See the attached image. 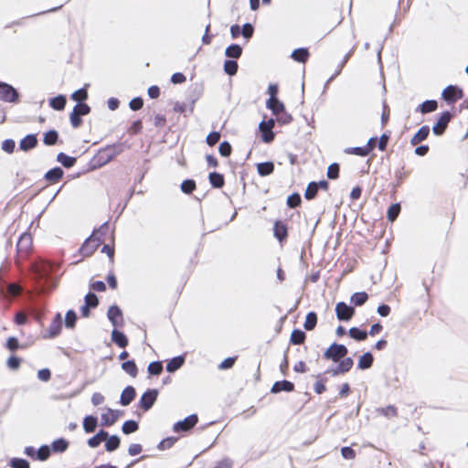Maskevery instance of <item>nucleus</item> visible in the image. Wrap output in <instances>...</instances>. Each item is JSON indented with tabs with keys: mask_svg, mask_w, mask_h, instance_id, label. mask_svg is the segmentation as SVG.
<instances>
[{
	"mask_svg": "<svg viewBox=\"0 0 468 468\" xmlns=\"http://www.w3.org/2000/svg\"><path fill=\"white\" fill-rule=\"evenodd\" d=\"M37 452L39 462H46L50 457L51 453H53L48 444H42L37 449Z\"/></svg>",
	"mask_w": 468,
	"mask_h": 468,
	"instance_id": "nucleus-59",
	"label": "nucleus"
},
{
	"mask_svg": "<svg viewBox=\"0 0 468 468\" xmlns=\"http://www.w3.org/2000/svg\"><path fill=\"white\" fill-rule=\"evenodd\" d=\"M238 59L228 58L224 61V72L229 77L235 76L239 70Z\"/></svg>",
	"mask_w": 468,
	"mask_h": 468,
	"instance_id": "nucleus-39",
	"label": "nucleus"
},
{
	"mask_svg": "<svg viewBox=\"0 0 468 468\" xmlns=\"http://www.w3.org/2000/svg\"><path fill=\"white\" fill-rule=\"evenodd\" d=\"M335 312L337 320L340 322H349L356 314L354 306L343 301L335 304Z\"/></svg>",
	"mask_w": 468,
	"mask_h": 468,
	"instance_id": "nucleus-9",
	"label": "nucleus"
},
{
	"mask_svg": "<svg viewBox=\"0 0 468 468\" xmlns=\"http://www.w3.org/2000/svg\"><path fill=\"white\" fill-rule=\"evenodd\" d=\"M273 236L281 245L287 241L289 233L288 226L285 221L277 219L273 223Z\"/></svg>",
	"mask_w": 468,
	"mask_h": 468,
	"instance_id": "nucleus-14",
	"label": "nucleus"
},
{
	"mask_svg": "<svg viewBox=\"0 0 468 468\" xmlns=\"http://www.w3.org/2000/svg\"><path fill=\"white\" fill-rule=\"evenodd\" d=\"M203 88L201 85L195 83L192 84L186 90V100L190 102L189 112H194L195 103L198 101L202 94Z\"/></svg>",
	"mask_w": 468,
	"mask_h": 468,
	"instance_id": "nucleus-15",
	"label": "nucleus"
},
{
	"mask_svg": "<svg viewBox=\"0 0 468 468\" xmlns=\"http://www.w3.org/2000/svg\"><path fill=\"white\" fill-rule=\"evenodd\" d=\"M368 300V294L367 292H356L350 296V303L352 306L357 307L364 305Z\"/></svg>",
	"mask_w": 468,
	"mask_h": 468,
	"instance_id": "nucleus-36",
	"label": "nucleus"
},
{
	"mask_svg": "<svg viewBox=\"0 0 468 468\" xmlns=\"http://www.w3.org/2000/svg\"><path fill=\"white\" fill-rule=\"evenodd\" d=\"M456 116V112H452V111H443L442 112H441L431 130H432V133L434 135L436 136H441L444 134V133L446 132V129L449 125V123L451 122V121L455 118Z\"/></svg>",
	"mask_w": 468,
	"mask_h": 468,
	"instance_id": "nucleus-2",
	"label": "nucleus"
},
{
	"mask_svg": "<svg viewBox=\"0 0 468 468\" xmlns=\"http://www.w3.org/2000/svg\"><path fill=\"white\" fill-rule=\"evenodd\" d=\"M159 396L158 388H147L141 396L137 407L144 411L150 410L156 402Z\"/></svg>",
	"mask_w": 468,
	"mask_h": 468,
	"instance_id": "nucleus-7",
	"label": "nucleus"
},
{
	"mask_svg": "<svg viewBox=\"0 0 468 468\" xmlns=\"http://www.w3.org/2000/svg\"><path fill=\"white\" fill-rule=\"evenodd\" d=\"M431 129L429 125H422L411 137L410 144L412 145H416L419 143L425 141L428 138Z\"/></svg>",
	"mask_w": 468,
	"mask_h": 468,
	"instance_id": "nucleus-27",
	"label": "nucleus"
},
{
	"mask_svg": "<svg viewBox=\"0 0 468 468\" xmlns=\"http://www.w3.org/2000/svg\"><path fill=\"white\" fill-rule=\"evenodd\" d=\"M302 204V197L298 192H293L287 197L286 205L289 208H296Z\"/></svg>",
	"mask_w": 468,
	"mask_h": 468,
	"instance_id": "nucleus-48",
	"label": "nucleus"
},
{
	"mask_svg": "<svg viewBox=\"0 0 468 468\" xmlns=\"http://www.w3.org/2000/svg\"><path fill=\"white\" fill-rule=\"evenodd\" d=\"M121 368L132 378H136L139 372L134 359H128L121 364Z\"/></svg>",
	"mask_w": 468,
	"mask_h": 468,
	"instance_id": "nucleus-32",
	"label": "nucleus"
},
{
	"mask_svg": "<svg viewBox=\"0 0 468 468\" xmlns=\"http://www.w3.org/2000/svg\"><path fill=\"white\" fill-rule=\"evenodd\" d=\"M72 111L77 112L78 114L82 117L90 114L91 108L85 101H78Z\"/></svg>",
	"mask_w": 468,
	"mask_h": 468,
	"instance_id": "nucleus-56",
	"label": "nucleus"
},
{
	"mask_svg": "<svg viewBox=\"0 0 468 468\" xmlns=\"http://www.w3.org/2000/svg\"><path fill=\"white\" fill-rule=\"evenodd\" d=\"M438 109V101L436 100H426L416 108L417 112L427 114L435 112Z\"/></svg>",
	"mask_w": 468,
	"mask_h": 468,
	"instance_id": "nucleus-25",
	"label": "nucleus"
},
{
	"mask_svg": "<svg viewBox=\"0 0 468 468\" xmlns=\"http://www.w3.org/2000/svg\"><path fill=\"white\" fill-rule=\"evenodd\" d=\"M0 100L8 103H19L20 93L13 85L0 81Z\"/></svg>",
	"mask_w": 468,
	"mask_h": 468,
	"instance_id": "nucleus-3",
	"label": "nucleus"
},
{
	"mask_svg": "<svg viewBox=\"0 0 468 468\" xmlns=\"http://www.w3.org/2000/svg\"><path fill=\"white\" fill-rule=\"evenodd\" d=\"M98 417L93 414L86 415L83 418L82 427L86 433H92L99 425Z\"/></svg>",
	"mask_w": 468,
	"mask_h": 468,
	"instance_id": "nucleus-22",
	"label": "nucleus"
},
{
	"mask_svg": "<svg viewBox=\"0 0 468 468\" xmlns=\"http://www.w3.org/2000/svg\"><path fill=\"white\" fill-rule=\"evenodd\" d=\"M218 153L222 157H229L232 153V146L229 141H223L218 145Z\"/></svg>",
	"mask_w": 468,
	"mask_h": 468,
	"instance_id": "nucleus-62",
	"label": "nucleus"
},
{
	"mask_svg": "<svg viewBox=\"0 0 468 468\" xmlns=\"http://www.w3.org/2000/svg\"><path fill=\"white\" fill-rule=\"evenodd\" d=\"M463 95L464 93L461 87L450 84L442 90L441 100H443L448 105L453 106L457 101L463 97Z\"/></svg>",
	"mask_w": 468,
	"mask_h": 468,
	"instance_id": "nucleus-6",
	"label": "nucleus"
},
{
	"mask_svg": "<svg viewBox=\"0 0 468 468\" xmlns=\"http://www.w3.org/2000/svg\"><path fill=\"white\" fill-rule=\"evenodd\" d=\"M316 378L317 380L314 385V390L316 394H323L326 390L325 383L327 382V378L324 377L323 374H318Z\"/></svg>",
	"mask_w": 468,
	"mask_h": 468,
	"instance_id": "nucleus-50",
	"label": "nucleus"
},
{
	"mask_svg": "<svg viewBox=\"0 0 468 468\" xmlns=\"http://www.w3.org/2000/svg\"><path fill=\"white\" fill-rule=\"evenodd\" d=\"M348 335L355 341L362 342V341L367 340V338L368 336V333H367V331H366L364 329H361L356 326H353L348 330Z\"/></svg>",
	"mask_w": 468,
	"mask_h": 468,
	"instance_id": "nucleus-38",
	"label": "nucleus"
},
{
	"mask_svg": "<svg viewBox=\"0 0 468 468\" xmlns=\"http://www.w3.org/2000/svg\"><path fill=\"white\" fill-rule=\"evenodd\" d=\"M49 446L53 453H63L68 450L69 442L65 438L60 437L54 440Z\"/></svg>",
	"mask_w": 468,
	"mask_h": 468,
	"instance_id": "nucleus-28",
	"label": "nucleus"
},
{
	"mask_svg": "<svg viewBox=\"0 0 468 468\" xmlns=\"http://www.w3.org/2000/svg\"><path fill=\"white\" fill-rule=\"evenodd\" d=\"M186 362V355H179L166 361L165 370L168 373H175L180 369Z\"/></svg>",
	"mask_w": 468,
	"mask_h": 468,
	"instance_id": "nucleus-19",
	"label": "nucleus"
},
{
	"mask_svg": "<svg viewBox=\"0 0 468 468\" xmlns=\"http://www.w3.org/2000/svg\"><path fill=\"white\" fill-rule=\"evenodd\" d=\"M123 151L124 143H114L100 148L97 154L89 162V167L86 170L78 172L74 177H80L87 172L94 171L102 167L112 161L117 155L121 154Z\"/></svg>",
	"mask_w": 468,
	"mask_h": 468,
	"instance_id": "nucleus-1",
	"label": "nucleus"
},
{
	"mask_svg": "<svg viewBox=\"0 0 468 468\" xmlns=\"http://www.w3.org/2000/svg\"><path fill=\"white\" fill-rule=\"evenodd\" d=\"M32 244V238L30 234L22 233L17 240L16 247L18 250H26L30 248Z\"/></svg>",
	"mask_w": 468,
	"mask_h": 468,
	"instance_id": "nucleus-45",
	"label": "nucleus"
},
{
	"mask_svg": "<svg viewBox=\"0 0 468 468\" xmlns=\"http://www.w3.org/2000/svg\"><path fill=\"white\" fill-rule=\"evenodd\" d=\"M78 158L75 156H70L64 152H59L57 154L56 161L59 163L64 168L70 169L77 163Z\"/></svg>",
	"mask_w": 468,
	"mask_h": 468,
	"instance_id": "nucleus-24",
	"label": "nucleus"
},
{
	"mask_svg": "<svg viewBox=\"0 0 468 468\" xmlns=\"http://www.w3.org/2000/svg\"><path fill=\"white\" fill-rule=\"evenodd\" d=\"M38 139L37 133H28L23 137L19 142V150L23 152H29L37 146Z\"/></svg>",
	"mask_w": 468,
	"mask_h": 468,
	"instance_id": "nucleus-16",
	"label": "nucleus"
},
{
	"mask_svg": "<svg viewBox=\"0 0 468 468\" xmlns=\"http://www.w3.org/2000/svg\"><path fill=\"white\" fill-rule=\"evenodd\" d=\"M256 167H257V172H258L259 176L264 177V176H268L273 173L275 165L272 161H266V162L258 163L256 165Z\"/></svg>",
	"mask_w": 468,
	"mask_h": 468,
	"instance_id": "nucleus-31",
	"label": "nucleus"
},
{
	"mask_svg": "<svg viewBox=\"0 0 468 468\" xmlns=\"http://www.w3.org/2000/svg\"><path fill=\"white\" fill-rule=\"evenodd\" d=\"M337 363L338 368L341 370L343 374L350 371V369L354 366V360L350 356L345 357L344 359L338 361Z\"/></svg>",
	"mask_w": 468,
	"mask_h": 468,
	"instance_id": "nucleus-60",
	"label": "nucleus"
},
{
	"mask_svg": "<svg viewBox=\"0 0 468 468\" xmlns=\"http://www.w3.org/2000/svg\"><path fill=\"white\" fill-rule=\"evenodd\" d=\"M207 178L212 188L220 189L225 186V176L221 173L210 172Z\"/></svg>",
	"mask_w": 468,
	"mask_h": 468,
	"instance_id": "nucleus-23",
	"label": "nucleus"
},
{
	"mask_svg": "<svg viewBox=\"0 0 468 468\" xmlns=\"http://www.w3.org/2000/svg\"><path fill=\"white\" fill-rule=\"evenodd\" d=\"M120 445L121 437L117 434H112L105 441L104 448L106 452H113L120 448Z\"/></svg>",
	"mask_w": 468,
	"mask_h": 468,
	"instance_id": "nucleus-35",
	"label": "nucleus"
},
{
	"mask_svg": "<svg viewBox=\"0 0 468 468\" xmlns=\"http://www.w3.org/2000/svg\"><path fill=\"white\" fill-rule=\"evenodd\" d=\"M59 140L58 132L56 129H49L43 133V144L47 146H53Z\"/></svg>",
	"mask_w": 468,
	"mask_h": 468,
	"instance_id": "nucleus-33",
	"label": "nucleus"
},
{
	"mask_svg": "<svg viewBox=\"0 0 468 468\" xmlns=\"http://www.w3.org/2000/svg\"><path fill=\"white\" fill-rule=\"evenodd\" d=\"M102 242V238L95 237L93 234H90L84 239L78 252L84 258L90 257L98 250Z\"/></svg>",
	"mask_w": 468,
	"mask_h": 468,
	"instance_id": "nucleus-4",
	"label": "nucleus"
},
{
	"mask_svg": "<svg viewBox=\"0 0 468 468\" xmlns=\"http://www.w3.org/2000/svg\"><path fill=\"white\" fill-rule=\"evenodd\" d=\"M99 298L96 293L88 292L84 297V303L80 306V314L87 318L90 315L91 309H95L99 305Z\"/></svg>",
	"mask_w": 468,
	"mask_h": 468,
	"instance_id": "nucleus-10",
	"label": "nucleus"
},
{
	"mask_svg": "<svg viewBox=\"0 0 468 468\" xmlns=\"http://www.w3.org/2000/svg\"><path fill=\"white\" fill-rule=\"evenodd\" d=\"M401 211V205L399 202L391 204L387 210V218L390 222H394Z\"/></svg>",
	"mask_w": 468,
	"mask_h": 468,
	"instance_id": "nucleus-43",
	"label": "nucleus"
},
{
	"mask_svg": "<svg viewBox=\"0 0 468 468\" xmlns=\"http://www.w3.org/2000/svg\"><path fill=\"white\" fill-rule=\"evenodd\" d=\"M139 430V423L134 420H127L122 425V431L125 435L132 434Z\"/></svg>",
	"mask_w": 468,
	"mask_h": 468,
	"instance_id": "nucleus-44",
	"label": "nucleus"
},
{
	"mask_svg": "<svg viewBox=\"0 0 468 468\" xmlns=\"http://www.w3.org/2000/svg\"><path fill=\"white\" fill-rule=\"evenodd\" d=\"M377 411L388 419L398 415V409L395 405H388L385 408H378L377 409Z\"/></svg>",
	"mask_w": 468,
	"mask_h": 468,
	"instance_id": "nucleus-54",
	"label": "nucleus"
},
{
	"mask_svg": "<svg viewBox=\"0 0 468 468\" xmlns=\"http://www.w3.org/2000/svg\"><path fill=\"white\" fill-rule=\"evenodd\" d=\"M112 341L121 348H125L129 345V339L127 335L122 332L118 330V328H113L111 333Z\"/></svg>",
	"mask_w": 468,
	"mask_h": 468,
	"instance_id": "nucleus-21",
	"label": "nucleus"
},
{
	"mask_svg": "<svg viewBox=\"0 0 468 468\" xmlns=\"http://www.w3.org/2000/svg\"><path fill=\"white\" fill-rule=\"evenodd\" d=\"M107 318L113 328L122 327L124 324L123 313L119 305L112 304L108 308Z\"/></svg>",
	"mask_w": 468,
	"mask_h": 468,
	"instance_id": "nucleus-12",
	"label": "nucleus"
},
{
	"mask_svg": "<svg viewBox=\"0 0 468 468\" xmlns=\"http://www.w3.org/2000/svg\"><path fill=\"white\" fill-rule=\"evenodd\" d=\"M8 465L11 468H30V463L25 459L20 457H13L9 460Z\"/></svg>",
	"mask_w": 468,
	"mask_h": 468,
	"instance_id": "nucleus-52",
	"label": "nucleus"
},
{
	"mask_svg": "<svg viewBox=\"0 0 468 468\" xmlns=\"http://www.w3.org/2000/svg\"><path fill=\"white\" fill-rule=\"evenodd\" d=\"M220 137L221 133L219 131H212L207 135L206 143L208 146L212 147L219 142Z\"/></svg>",
	"mask_w": 468,
	"mask_h": 468,
	"instance_id": "nucleus-63",
	"label": "nucleus"
},
{
	"mask_svg": "<svg viewBox=\"0 0 468 468\" xmlns=\"http://www.w3.org/2000/svg\"><path fill=\"white\" fill-rule=\"evenodd\" d=\"M63 326V318L60 313H57L52 321L50 325L48 326L46 334L43 335L45 339H53L58 336L61 333Z\"/></svg>",
	"mask_w": 468,
	"mask_h": 468,
	"instance_id": "nucleus-11",
	"label": "nucleus"
},
{
	"mask_svg": "<svg viewBox=\"0 0 468 468\" xmlns=\"http://www.w3.org/2000/svg\"><path fill=\"white\" fill-rule=\"evenodd\" d=\"M310 57V52L307 48H297L291 53V58L299 63H305Z\"/></svg>",
	"mask_w": 468,
	"mask_h": 468,
	"instance_id": "nucleus-30",
	"label": "nucleus"
},
{
	"mask_svg": "<svg viewBox=\"0 0 468 468\" xmlns=\"http://www.w3.org/2000/svg\"><path fill=\"white\" fill-rule=\"evenodd\" d=\"M389 138H390V133L389 132H385V133H383L381 134L380 137H378L377 147H378V149L379 151H381V152L386 151L388 144V141H389Z\"/></svg>",
	"mask_w": 468,
	"mask_h": 468,
	"instance_id": "nucleus-61",
	"label": "nucleus"
},
{
	"mask_svg": "<svg viewBox=\"0 0 468 468\" xmlns=\"http://www.w3.org/2000/svg\"><path fill=\"white\" fill-rule=\"evenodd\" d=\"M347 353L348 349L345 345L334 342L325 349L323 357L326 360L337 363L339 358L346 356Z\"/></svg>",
	"mask_w": 468,
	"mask_h": 468,
	"instance_id": "nucleus-5",
	"label": "nucleus"
},
{
	"mask_svg": "<svg viewBox=\"0 0 468 468\" xmlns=\"http://www.w3.org/2000/svg\"><path fill=\"white\" fill-rule=\"evenodd\" d=\"M318 187L315 186V181H311L304 191L303 197L306 200H313L318 194Z\"/></svg>",
	"mask_w": 468,
	"mask_h": 468,
	"instance_id": "nucleus-51",
	"label": "nucleus"
},
{
	"mask_svg": "<svg viewBox=\"0 0 468 468\" xmlns=\"http://www.w3.org/2000/svg\"><path fill=\"white\" fill-rule=\"evenodd\" d=\"M164 369L163 362L160 360L152 361L147 367V373L149 377L159 376Z\"/></svg>",
	"mask_w": 468,
	"mask_h": 468,
	"instance_id": "nucleus-46",
	"label": "nucleus"
},
{
	"mask_svg": "<svg viewBox=\"0 0 468 468\" xmlns=\"http://www.w3.org/2000/svg\"><path fill=\"white\" fill-rule=\"evenodd\" d=\"M340 165L338 163H332L326 171V176L328 179L335 180L339 177Z\"/></svg>",
	"mask_w": 468,
	"mask_h": 468,
	"instance_id": "nucleus-57",
	"label": "nucleus"
},
{
	"mask_svg": "<svg viewBox=\"0 0 468 468\" xmlns=\"http://www.w3.org/2000/svg\"><path fill=\"white\" fill-rule=\"evenodd\" d=\"M5 346L11 352H15L17 349L22 347L20 343H19V341H18V338L16 337V336H9L6 339V342H5Z\"/></svg>",
	"mask_w": 468,
	"mask_h": 468,
	"instance_id": "nucleus-64",
	"label": "nucleus"
},
{
	"mask_svg": "<svg viewBox=\"0 0 468 468\" xmlns=\"http://www.w3.org/2000/svg\"><path fill=\"white\" fill-rule=\"evenodd\" d=\"M136 398V389L133 386L128 385L126 386L120 396L119 403L122 406H129Z\"/></svg>",
	"mask_w": 468,
	"mask_h": 468,
	"instance_id": "nucleus-18",
	"label": "nucleus"
},
{
	"mask_svg": "<svg viewBox=\"0 0 468 468\" xmlns=\"http://www.w3.org/2000/svg\"><path fill=\"white\" fill-rule=\"evenodd\" d=\"M197 422H198L197 414L192 413V414L186 416L185 419L175 422L172 430L176 433L188 432L197 424Z\"/></svg>",
	"mask_w": 468,
	"mask_h": 468,
	"instance_id": "nucleus-8",
	"label": "nucleus"
},
{
	"mask_svg": "<svg viewBox=\"0 0 468 468\" xmlns=\"http://www.w3.org/2000/svg\"><path fill=\"white\" fill-rule=\"evenodd\" d=\"M78 321V315L75 310L69 309L66 312L63 324L67 329H74Z\"/></svg>",
	"mask_w": 468,
	"mask_h": 468,
	"instance_id": "nucleus-40",
	"label": "nucleus"
},
{
	"mask_svg": "<svg viewBox=\"0 0 468 468\" xmlns=\"http://www.w3.org/2000/svg\"><path fill=\"white\" fill-rule=\"evenodd\" d=\"M48 104L55 111H63L67 104V97L64 94H58L48 100Z\"/></svg>",
	"mask_w": 468,
	"mask_h": 468,
	"instance_id": "nucleus-29",
	"label": "nucleus"
},
{
	"mask_svg": "<svg viewBox=\"0 0 468 468\" xmlns=\"http://www.w3.org/2000/svg\"><path fill=\"white\" fill-rule=\"evenodd\" d=\"M306 339V334L304 331L299 328H294L290 335L289 343L291 345H302Z\"/></svg>",
	"mask_w": 468,
	"mask_h": 468,
	"instance_id": "nucleus-37",
	"label": "nucleus"
},
{
	"mask_svg": "<svg viewBox=\"0 0 468 468\" xmlns=\"http://www.w3.org/2000/svg\"><path fill=\"white\" fill-rule=\"evenodd\" d=\"M178 438L175 436H168L163 440H161L157 444V449L159 451H165L167 449L172 448L175 443L177 441Z\"/></svg>",
	"mask_w": 468,
	"mask_h": 468,
	"instance_id": "nucleus-49",
	"label": "nucleus"
},
{
	"mask_svg": "<svg viewBox=\"0 0 468 468\" xmlns=\"http://www.w3.org/2000/svg\"><path fill=\"white\" fill-rule=\"evenodd\" d=\"M242 47L239 44L232 43L225 49V56L229 58L238 59L242 55Z\"/></svg>",
	"mask_w": 468,
	"mask_h": 468,
	"instance_id": "nucleus-34",
	"label": "nucleus"
},
{
	"mask_svg": "<svg viewBox=\"0 0 468 468\" xmlns=\"http://www.w3.org/2000/svg\"><path fill=\"white\" fill-rule=\"evenodd\" d=\"M294 388H295L294 383L290 380H287V379L277 380L272 384V386L271 388V393L278 394L282 391L289 393V392L294 391Z\"/></svg>",
	"mask_w": 468,
	"mask_h": 468,
	"instance_id": "nucleus-17",
	"label": "nucleus"
},
{
	"mask_svg": "<svg viewBox=\"0 0 468 468\" xmlns=\"http://www.w3.org/2000/svg\"><path fill=\"white\" fill-rule=\"evenodd\" d=\"M88 87H89V84H85L83 87H81L80 89L75 90L74 92L71 93L70 95V99L73 101H85L88 97H89V94H88Z\"/></svg>",
	"mask_w": 468,
	"mask_h": 468,
	"instance_id": "nucleus-42",
	"label": "nucleus"
},
{
	"mask_svg": "<svg viewBox=\"0 0 468 468\" xmlns=\"http://www.w3.org/2000/svg\"><path fill=\"white\" fill-rule=\"evenodd\" d=\"M317 314L314 311H310L307 313L305 316V321L303 323V327L306 331H312L315 328L317 324Z\"/></svg>",
	"mask_w": 468,
	"mask_h": 468,
	"instance_id": "nucleus-41",
	"label": "nucleus"
},
{
	"mask_svg": "<svg viewBox=\"0 0 468 468\" xmlns=\"http://www.w3.org/2000/svg\"><path fill=\"white\" fill-rule=\"evenodd\" d=\"M123 413V410L107 408V411L101 415L100 425L102 427H111L117 422L119 418L122 417Z\"/></svg>",
	"mask_w": 468,
	"mask_h": 468,
	"instance_id": "nucleus-13",
	"label": "nucleus"
},
{
	"mask_svg": "<svg viewBox=\"0 0 468 468\" xmlns=\"http://www.w3.org/2000/svg\"><path fill=\"white\" fill-rule=\"evenodd\" d=\"M22 363V358L16 355H11L6 360V366L10 370H17Z\"/></svg>",
	"mask_w": 468,
	"mask_h": 468,
	"instance_id": "nucleus-58",
	"label": "nucleus"
},
{
	"mask_svg": "<svg viewBox=\"0 0 468 468\" xmlns=\"http://www.w3.org/2000/svg\"><path fill=\"white\" fill-rule=\"evenodd\" d=\"M197 187L196 181L192 178L183 180L180 185V189L184 194H191Z\"/></svg>",
	"mask_w": 468,
	"mask_h": 468,
	"instance_id": "nucleus-53",
	"label": "nucleus"
},
{
	"mask_svg": "<svg viewBox=\"0 0 468 468\" xmlns=\"http://www.w3.org/2000/svg\"><path fill=\"white\" fill-rule=\"evenodd\" d=\"M261 140L265 144H271L275 139V133L273 130L271 129V132H269V128L267 126H264L262 128H259Z\"/></svg>",
	"mask_w": 468,
	"mask_h": 468,
	"instance_id": "nucleus-47",
	"label": "nucleus"
},
{
	"mask_svg": "<svg viewBox=\"0 0 468 468\" xmlns=\"http://www.w3.org/2000/svg\"><path fill=\"white\" fill-rule=\"evenodd\" d=\"M374 363V356L370 351L364 353L359 356L357 361V369L367 370L369 369Z\"/></svg>",
	"mask_w": 468,
	"mask_h": 468,
	"instance_id": "nucleus-26",
	"label": "nucleus"
},
{
	"mask_svg": "<svg viewBox=\"0 0 468 468\" xmlns=\"http://www.w3.org/2000/svg\"><path fill=\"white\" fill-rule=\"evenodd\" d=\"M64 176V170L60 166H55L48 170L44 175V179L50 183L55 184L60 181Z\"/></svg>",
	"mask_w": 468,
	"mask_h": 468,
	"instance_id": "nucleus-20",
	"label": "nucleus"
},
{
	"mask_svg": "<svg viewBox=\"0 0 468 468\" xmlns=\"http://www.w3.org/2000/svg\"><path fill=\"white\" fill-rule=\"evenodd\" d=\"M344 153L346 154H355L361 157L367 156V147L363 146H354L347 147L344 150Z\"/></svg>",
	"mask_w": 468,
	"mask_h": 468,
	"instance_id": "nucleus-55",
	"label": "nucleus"
}]
</instances>
